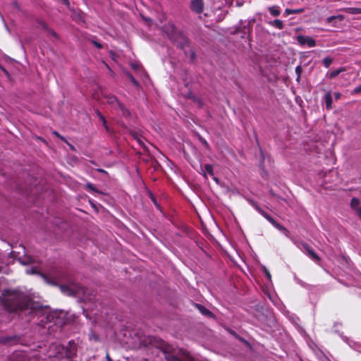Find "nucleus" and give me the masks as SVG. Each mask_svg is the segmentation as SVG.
Here are the masks:
<instances>
[{
	"label": "nucleus",
	"instance_id": "c85d7f7f",
	"mask_svg": "<svg viewBox=\"0 0 361 361\" xmlns=\"http://www.w3.org/2000/svg\"><path fill=\"white\" fill-rule=\"evenodd\" d=\"M264 272H265V274H266L267 279L269 280H271V274H270L269 271L265 268H264Z\"/></svg>",
	"mask_w": 361,
	"mask_h": 361
},
{
	"label": "nucleus",
	"instance_id": "5701e85b",
	"mask_svg": "<svg viewBox=\"0 0 361 361\" xmlns=\"http://www.w3.org/2000/svg\"><path fill=\"white\" fill-rule=\"evenodd\" d=\"M97 114L99 115L100 120L102 121L106 130L109 131V127L106 124V121L105 118L99 112H97Z\"/></svg>",
	"mask_w": 361,
	"mask_h": 361
},
{
	"label": "nucleus",
	"instance_id": "412c9836",
	"mask_svg": "<svg viewBox=\"0 0 361 361\" xmlns=\"http://www.w3.org/2000/svg\"><path fill=\"white\" fill-rule=\"evenodd\" d=\"M332 62H333V59L329 56H326V57L324 58L322 60V63L326 68H328L330 66V65L332 63Z\"/></svg>",
	"mask_w": 361,
	"mask_h": 361
},
{
	"label": "nucleus",
	"instance_id": "ddd939ff",
	"mask_svg": "<svg viewBox=\"0 0 361 361\" xmlns=\"http://www.w3.org/2000/svg\"><path fill=\"white\" fill-rule=\"evenodd\" d=\"M196 307H197V309L200 310V312L202 314H204L205 316H209V317H212L213 315L212 312L209 311L208 309H207L204 306H203L202 305L196 304Z\"/></svg>",
	"mask_w": 361,
	"mask_h": 361
},
{
	"label": "nucleus",
	"instance_id": "0eeeda50",
	"mask_svg": "<svg viewBox=\"0 0 361 361\" xmlns=\"http://www.w3.org/2000/svg\"><path fill=\"white\" fill-rule=\"evenodd\" d=\"M190 8L195 13H202L204 9L203 0H191Z\"/></svg>",
	"mask_w": 361,
	"mask_h": 361
},
{
	"label": "nucleus",
	"instance_id": "cd10ccee",
	"mask_svg": "<svg viewBox=\"0 0 361 361\" xmlns=\"http://www.w3.org/2000/svg\"><path fill=\"white\" fill-rule=\"evenodd\" d=\"M86 188L87 189L92 190H95L94 185L92 183H87L86 184Z\"/></svg>",
	"mask_w": 361,
	"mask_h": 361
},
{
	"label": "nucleus",
	"instance_id": "393cba45",
	"mask_svg": "<svg viewBox=\"0 0 361 361\" xmlns=\"http://www.w3.org/2000/svg\"><path fill=\"white\" fill-rule=\"evenodd\" d=\"M129 78L131 80V82L134 84V85H135L136 87L138 86V82L133 77L132 75H129Z\"/></svg>",
	"mask_w": 361,
	"mask_h": 361
},
{
	"label": "nucleus",
	"instance_id": "20e7f679",
	"mask_svg": "<svg viewBox=\"0 0 361 361\" xmlns=\"http://www.w3.org/2000/svg\"><path fill=\"white\" fill-rule=\"evenodd\" d=\"M106 103L110 105L114 109L119 110L122 115L128 116L130 115L129 111L122 104L118 99L112 94H106L104 96Z\"/></svg>",
	"mask_w": 361,
	"mask_h": 361
},
{
	"label": "nucleus",
	"instance_id": "dca6fc26",
	"mask_svg": "<svg viewBox=\"0 0 361 361\" xmlns=\"http://www.w3.org/2000/svg\"><path fill=\"white\" fill-rule=\"evenodd\" d=\"M16 336H1L0 337V343L6 344L11 343L13 341H16Z\"/></svg>",
	"mask_w": 361,
	"mask_h": 361
},
{
	"label": "nucleus",
	"instance_id": "7ed1b4c3",
	"mask_svg": "<svg viewBox=\"0 0 361 361\" xmlns=\"http://www.w3.org/2000/svg\"><path fill=\"white\" fill-rule=\"evenodd\" d=\"M49 356L61 358L63 354L66 355L68 358H72L75 355V352L68 351L63 345L59 344H52L49 347Z\"/></svg>",
	"mask_w": 361,
	"mask_h": 361
},
{
	"label": "nucleus",
	"instance_id": "37998d69",
	"mask_svg": "<svg viewBox=\"0 0 361 361\" xmlns=\"http://www.w3.org/2000/svg\"><path fill=\"white\" fill-rule=\"evenodd\" d=\"M67 144L70 146L71 149H74V147L72 145H71L68 142H67Z\"/></svg>",
	"mask_w": 361,
	"mask_h": 361
},
{
	"label": "nucleus",
	"instance_id": "4be33fe9",
	"mask_svg": "<svg viewBox=\"0 0 361 361\" xmlns=\"http://www.w3.org/2000/svg\"><path fill=\"white\" fill-rule=\"evenodd\" d=\"M360 201L357 198L353 197L350 202V206L353 209H356L358 208Z\"/></svg>",
	"mask_w": 361,
	"mask_h": 361
},
{
	"label": "nucleus",
	"instance_id": "bb28decb",
	"mask_svg": "<svg viewBox=\"0 0 361 361\" xmlns=\"http://www.w3.org/2000/svg\"><path fill=\"white\" fill-rule=\"evenodd\" d=\"M92 43L98 49H101L102 47V45L97 41L93 40Z\"/></svg>",
	"mask_w": 361,
	"mask_h": 361
},
{
	"label": "nucleus",
	"instance_id": "6e6552de",
	"mask_svg": "<svg viewBox=\"0 0 361 361\" xmlns=\"http://www.w3.org/2000/svg\"><path fill=\"white\" fill-rule=\"evenodd\" d=\"M61 289L63 292L66 293L68 295L71 294H76L80 293H84L85 290L84 288L82 286L76 287L75 289H70L68 286L63 285L61 286Z\"/></svg>",
	"mask_w": 361,
	"mask_h": 361
},
{
	"label": "nucleus",
	"instance_id": "f03ea898",
	"mask_svg": "<svg viewBox=\"0 0 361 361\" xmlns=\"http://www.w3.org/2000/svg\"><path fill=\"white\" fill-rule=\"evenodd\" d=\"M164 353L167 361H195L190 353L183 348L173 349L171 353Z\"/></svg>",
	"mask_w": 361,
	"mask_h": 361
},
{
	"label": "nucleus",
	"instance_id": "473e14b6",
	"mask_svg": "<svg viewBox=\"0 0 361 361\" xmlns=\"http://www.w3.org/2000/svg\"><path fill=\"white\" fill-rule=\"evenodd\" d=\"M334 96L336 99H339L341 97V94L339 92H335Z\"/></svg>",
	"mask_w": 361,
	"mask_h": 361
},
{
	"label": "nucleus",
	"instance_id": "a878e982",
	"mask_svg": "<svg viewBox=\"0 0 361 361\" xmlns=\"http://www.w3.org/2000/svg\"><path fill=\"white\" fill-rule=\"evenodd\" d=\"M188 40H187V39H184V41H183L182 43H180V44L179 46H180V47L181 49H184V47H185V46H188Z\"/></svg>",
	"mask_w": 361,
	"mask_h": 361
},
{
	"label": "nucleus",
	"instance_id": "72a5a7b5",
	"mask_svg": "<svg viewBox=\"0 0 361 361\" xmlns=\"http://www.w3.org/2000/svg\"><path fill=\"white\" fill-rule=\"evenodd\" d=\"M343 340H344L346 343H348V345H349L350 346H351V347L353 346V345H352V344H351V343H352V342H351V341H350V342H349V339H348V338H345H345H343Z\"/></svg>",
	"mask_w": 361,
	"mask_h": 361
},
{
	"label": "nucleus",
	"instance_id": "c03bdc74",
	"mask_svg": "<svg viewBox=\"0 0 361 361\" xmlns=\"http://www.w3.org/2000/svg\"><path fill=\"white\" fill-rule=\"evenodd\" d=\"M360 63H361V61H360ZM355 63H356V64H358V63H359V62H356Z\"/></svg>",
	"mask_w": 361,
	"mask_h": 361
},
{
	"label": "nucleus",
	"instance_id": "e433bc0d",
	"mask_svg": "<svg viewBox=\"0 0 361 361\" xmlns=\"http://www.w3.org/2000/svg\"><path fill=\"white\" fill-rule=\"evenodd\" d=\"M106 361H112V360L111 359L109 353L106 354Z\"/></svg>",
	"mask_w": 361,
	"mask_h": 361
},
{
	"label": "nucleus",
	"instance_id": "f3484780",
	"mask_svg": "<svg viewBox=\"0 0 361 361\" xmlns=\"http://www.w3.org/2000/svg\"><path fill=\"white\" fill-rule=\"evenodd\" d=\"M202 171L204 173V176H206V173H208L210 176L214 175L213 167L210 164H205L202 169Z\"/></svg>",
	"mask_w": 361,
	"mask_h": 361
},
{
	"label": "nucleus",
	"instance_id": "aec40b11",
	"mask_svg": "<svg viewBox=\"0 0 361 361\" xmlns=\"http://www.w3.org/2000/svg\"><path fill=\"white\" fill-rule=\"evenodd\" d=\"M346 11L350 14H361V8L350 7L346 8Z\"/></svg>",
	"mask_w": 361,
	"mask_h": 361
},
{
	"label": "nucleus",
	"instance_id": "a19ab883",
	"mask_svg": "<svg viewBox=\"0 0 361 361\" xmlns=\"http://www.w3.org/2000/svg\"><path fill=\"white\" fill-rule=\"evenodd\" d=\"M51 34H52V35H53L54 37H56L57 35H56V33L55 32L52 31V32H51Z\"/></svg>",
	"mask_w": 361,
	"mask_h": 361
},
{
	"label": "nucleus",
	"instance_id": "c756f323",
	"mask_svg": "<svg viewBox=\"0 0 361 361\" xmlns=\"http://www.w3.org/2000/svg\"><path fill=\"white\" fill-rule=\"evenodd\" d=\"M54 318L53 315L52 314H48L47 316V323H51V319H52Z\"/></svg>",
	"mask_w": 361,
	"mask_h": 361
},
{
	"label": "nucleus",
	"instance_id": "f257e3e1",
	"mask_svg": "<svg viewBox=\"0 0 361 361\" xmlns=\"http://www.w3.org/2000/svg\"><path fill=\"white\" fill-rule=\"evenodd\" d=\"M2 295V304L8 312L30 310L29 313H31L38 307L29 296L22 292L5 290Z\"/></svg>",
	"mask_w": 361,
	"mask_h": 361
},
{
	"label": "nucleus",
	"instance_id": "c9c22d12",
	"mask_svg": "<svg viewBox=\"0 0 361 361\" xmlns=\"http://www.w3.org/2000/svg\"><path fill=\"white\" fill-rule=\"evenodd\" d=\"M190 57L191 59H194L195 58V53L193 51H191Z\"/></svg>",
	"mask_w": 361,
	"mask_h": 361
},
{
	"label": "nucleus",
	"instance_id": "ea45409f",
	"mask_svg": "<svg viewBox=\"0 0 361 361\" xmlns=\"http://www.w3.org/2000/svg\"><path fill=\"white\" fill-rule=\"evenodd\" d=\"M59 138H60L61 140H63V141H64V142H67V141H66V138H65L64 137H63V136L60 135V136H59Z\"/></svg>",
	"mask_w": 361,
	"mask_h": 361
},
{
	"label": "nucleus",
	"instance_id": "b1692460",
	"mask_svg": "<svg viewBox=\"0 0 361 361\" xmlns=\"http://www.w3.org/2000/svg\"><path fill=\"white\" fill-rule=\"evenodd\" d=\"M295 73H297V75H298V78H297V80H299V78H300V74H301V73H302V68H301L300 66H296V68H295Z\"/></svg>",
	"mask_w": 361,
	"mask_h": 361
},
{
	"label": "nucleus",
	"instance_id": "f704fd0d",
	"mask_svg": "<svg viewBox=\"0 0 361 361\" xmlns=\"http://www.w3.org/2000/svg\"><path fill=\"white\" fill-rule=\"evenodd\" d=\"M137 142H138V143H139L141 146H143V147L145 146L144 142L141 140V139H140V138H138V139H137Z\"/></svg>",
	"mask_w": 361,
	"mask_h": 361
},
{
	"label": "nucleus",
	"instance_id": "79ce46f5",
	"mask_svg": "<svg viewBox=\"0 0 361 361\" xmlns=\"http://www.w3.org/2000/svg\"><path fill=\"white\" fill-rule=\"evenodd\" d=\"M63 2L66 4V5H68L69 4V2H68V0H63Z\"/></svg>",
	"mask_w": 361,
	"mask_h": 361
},
{
	"label": "nucleus",
	"instance_id": "2f4dec72",
	"mask_svg": "<svg viewBox=\"0 0 361 361\" xmlns=\"http://www.w3.org/2000/svg\"><path fill=\"white\" fill-rule=\"evenodd\" d=\"M0 68L3 71V72L7 75V76H9V73L1 65H0Z\"/></svg>",
	"mask_w": 361,
	"mask_h": 361
},
{
	"label": "nucleus",
	"instance_id": "4c0bfd02",
	"mask_svg": "<svg viewBox=\"0 0 361 361\" xmlns=\"http://www.w3.org/2000/svg\"><path fill=\"white\" fill-rule=\"evenodd\" d=\"M236 6L238 7H240L243 6V3L239 2L238 1H236Z\"/></svg>",
	"mask_w": 361,
	"mask_h": 361
},
{
	"label": "nucleus",
	"instance_id": "4468645a",
	"mask_svg": "<svg viewBox=\"0 0 361 361\" xmlns=\"http://www.w3.org/2000/svg\"><path fill=\"white\" fill-rule=\"evenodd\" d=\"M305 11L304 8H300L298 9H290V8H286L284 11L285 16H289L290 14H296V13H301Z\"/></svg>",
	"mask_w": 361,
	"mask_h": 361
},
{
	"label": "nucleus",
	"instance_id": "9b49d317",
	"mask_svg": "<svg viewBox=\"0 0 361 361\" xmlns=\"http://www.w3.org/2000/svg\"><path fill=\"white\" fill-rule=\"evenodd\" d=\"M255 209L271 224H272V222L274 221V218H272L269 214H268L266 212L260 209L259 207L255 206Z\"/></svg>",
	"mask_w": 361,
	"mask_h": 361
},
{
	"label": "nucleus",
	"instance_id": "7c9ffc66",
	"mask_svg": "<svg viewBox=\"0 0 361 361\" xmlns=\"http://www.w3.org/2000/svg\"><path fill=\"white\" fill-rule=\"evenodd\" d=\"M355 210H356L357 215L361 218V207L357 208Z\"/></svg>",
	"mask_w": 361,
	"mask_h": 361
},
{
	"label": "nucleus",
	"instance_id": "39448f33",
	"mask_svg": "<svg viewBox=\"0 0 361 361\" xmlns=\"http://www.w3.org/2000/svg\"><path fill=\"white\" fill-rule=\"evenodd\" d=\"M298 247L303 253L307 255L313 261L319 262L320 260V257L306 243H301Z\"/></svg>",
	"mask_w": 361,
	"mask_h": 361
},
{
	"label": "nucleus",
	"instance_id": "6ab92c4d",
	"mask_svg": "<svg viewBox=\"0 0 361 361\" xmlns=\"http://www.w3.org/2000/svg\"><path fill=\"white\" fill-rule=\"evenodd\" d=\"M338 19L339 21H341L344 19V17L342 15H338V16H329L326 18V21L329 23H331L334 22V20Z\"/></svg>",
	"mask_w": 361,
	"mask_h": 361
},
{
	"label": "nucleus",
	"instance_id": "1a4fd4ad",
	"mask_svg": "<svg viewBox=\"0 0 361 361\" xmlns=\"http://www.w3.org/2000/svg\"><path fill=\"white\" fill-rule=\"evenodd\" d=\"M323 102H324L325 107L326 109L330 110L332 109V94L330 91H329L327 93L325 94L322 99Z\"/></svg>",
	"mask_w": 361,
	"mask_h": 361
},
{
	"label": "nucleus",
	"instance_id": "423d86ee",
	"mask_svg": "<svg viewBox=\"0 0 361 361\" xmlns=\"http://www.w3.org/2000/svg\"><path fill=\"white\" fill-rule=\"evenodd\" d=\"M297 41L300 45H307L308 47L312 48L316 46V41L312 37L298 35Z\"/></svg>",
	"mask_w": 361,
	"mask_h": 361
},
{
	"label": "nucleus",
	"instance_id": "f8f14e48",
	"mask_svg": "<svg viewBox=\"0 0 361 361\" xmlns=\"http://www.w3.org/2000/svg\"><path fill=\"white\" fill-rule=\"evenodd\" d=\"M276 229L281 231L285 235H288V231L282 225L279 224L278 222H276L275 220L271 224Z\"/></svg>",
	"mask_w": 361,
	"mask_h": 361
},
{
	"label": "nucleus",
	"instance_id": "58836bf2",
	"mask_svg": "<svg viewBox=\"0 0 361 361\" xmlns=\"http://www.w3.org/2000/svg\"><path fill=\"white\" fill-rule=\"evenodd\" d=\"M53 134L55 135L56 137H59V136L61 135L58 132L56 131H54L53 132Z\"/></svg>",
	"mask_w": 361,
	"mask_h": 361
},
{
	"label": "nucleus",
	"instance_id": "9d476101",
	"mask_svg": "<svg viewBox=\"0 0 361 361\" xmlns=\"http://www.w3.org/2000/svg\"><path fill=\"white\" fill-rule=\"evenodd\" d=\"M345 71H346V69L344 67H341L331 73H327V76L330 79H333V78H336V76H338L341 73H343Z\"/></svg>",
	"mask_w": 361,
	"mask_h": 361
},
{
	"label": "nucleus",
	"instance_id": "a211bd4d",
	"mask_svg": "<svg viewBox=\"0 0 361 361\" xmlns=\"http://www.w3.org/2000/svg\"><path fill=\"white\" fill-rule=\"evenodd\" d=\"M268 9L273 16H279L281 13L279 8L276 6H270Z\"/></svg>",
	"mask_w": 361,
	"mask_h": 361
},
{
	"label": "nucleus",
	"instance_id": "2eb2a0df",
	"mask_svg": "<svg viewBox=\"0 0 361 361\" xmlns=\"http://www.w3.org/2000/svg\"><path fill=\"white\" fill-rule=\"evenodd\" d=\"M269 23L278 29L281 30L283 28V23L281 20L275 19L272 21L269 22Z\"/></svg>",
	"mask_w": 361,
	"mask_h": 361
}]
</instances>
